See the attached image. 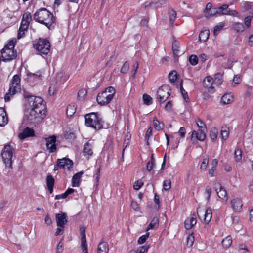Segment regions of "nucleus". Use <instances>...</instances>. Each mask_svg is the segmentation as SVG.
<instances>
[{"mask_svg": "<svg viewBox=\"0 0 253 253\" xmlns=\"http://www.w3.org/2000/svg\"><path fill=\"white\" fill-rule=\"evenodd\" d=\"M24 97L28 99L31 107L25 113V117L29 122L35 124L42 120L46 112L43 100L41 97L29 95L27 93H24Z\"/></svg>", "mask_w": 253, "mask_h": 253, "instance_id": "f257e3e1", "label": "nucleus"}, {"mask_svg": "<svg viewBox=\"0 0 253 253\" xmlns=\"http://www.w3.org/2000/svg\"><path fill=\"white\" fill-rule=\"evenodd\" d=\"M33 19L35 21L44 25L49 30H53L55 27L56 17L45 8H41L37 10L33 15Z\"/></svg>", "mask_w": 253, "mask_h": 253, "instance_id": "f03ea898", "label": "nucleus"}, {"mask_svg": "<svg viewBox=\"0 0 253 253\" xmlns=\"http://www.w3.org/2000/svg\"><path fill=\"white\" fill-rule=\"evenodd\" d=\"M85 124L95 130H99L103 128L104 121L100 114L98 112H92L87 114L84 116Z\"/></svg>", "mask_w": 253, "mask_h": 253, "instance_id": "7ed1b4c3", "label": "nucleus"}, {"mask_svg": "<svg viewBox=\"0 0 253 253\" xmlns=\"http://www.w3.org/2000/svg\"><path fill=\"white\" fill-rule=\"evenodd\" d=\"M21 90L20 76L16 74L14 75L9 83V88L5 94L4 100L5 102L9 101L10 97L20 92Z\"/></svg>", "mask_w": 253, "mask_h": 253, "instance_id": "20e7f679", "label": "nucleus"}, {"mask_svg": "<svg viewBox=\"0 0 253 253\" xmlns=\"http://www.w3.org/2000/svg\"><path fill=\"white\" fill-rule=\"evenodd\" d=\"M16 43L15 39L10 40L8 43L5 45L1 50V53L3 61H9L15 59L17 56V52L14 50V47Z\"/></svg>", "mask_w": 253, "mask_h": 253, "instance_id": "39448f33", "label": "nucleus"}, {"mask_svg": "<svg viewBox=\"0 0 253 253\" xmlns=\"http://www.w3.org/2000/svg\"><path fill=\"white\" fill-rule=\"evenodd\" d=\"M14 149L9 144H6L4 146L1 153V156L2 160L5 164L6 168L8 169V171H10L12 169V157Z\"/></svg>", "mask_w": 253, "mask_h": 253, "instance_id": "423d86ee", "label": "nucleus"}, {"mask_svg": "<svg viewBox=\"0 0 253 253\" xmlns=\"http://www.w3.org/2000/svg\"><path fill=\"white\" fill-rule=\"evenodd\" d=\"M33 47L38 52V54L42 56L47 55L50 51V43L46 39L39 38L33 44Z\"/></svg>", "mask_w": 253, "mask_h": 253, "instance_id": "0eeeda50", "label": "nucleus"}, {"mask_svg": "<svg viewBox=\"0 0 253 253\" xmlns=\"http://www.w3.org/2000/svg\"><path fill=\"white\" fill-rule=\"evenodd\" d=\"M198 129L193 130L191 134V140L204 141L206 138V126L204 122L199 119L196 122Z\"/></svg>", "mask_w": 253, "mask_h": 253, "instance_id": "6e6552de", "label": "nucleus"}, {"mask_svg": "<svg viewBox=\"0 0 253 253\" xmlns=\"http://www.w3.org/2000/svg\"><path fill=\"white\" fill-rule=\"evenodd\" d=\"M170 89L168 85H163L157 91V99L160 103L166 101L170 95Z\"/></svg>", "mask_w": 253, "mask_h": 253, "instance_id": "1a4fd4ad", "label": "nucleus"}, {"mask_svg": "<svg viewBox=\"0 0 253 253\" xmlns=\"http://www.w3.org/2000/svg\"><path fill=\"white\" fill-rule=\"evenodd\" d=\"M113 99L112 94H107L106 91H102L97 95L96 100L100 105H106L110 102Z\"/></svg>", "mask_w": 253, "mask_h": 253, "instance_id": "9d476101", "label": "nucleus"}, {"mask_svg": "<svg viewBox=\"0 0 253 253\" xmlns=\"http://www.w3.org/2000/svg\"><path fill=\"white\" fill-rule=\"evenodd\" d=\"M228 7L229 5L226 4H224L219 7H217V15L236 16L238 12L235 10H231Z\"/></svg>", "mask_w": 253, "mask_h": 253, "instance_id": "9b49d317", "label": "nucleus"}, {"mask_svg": "<svg viewBox=\"0 0 253 253\" xmlns=\"http://www.w3.org/2000/svg\"><path fill=\"white\" fill-rule=\"evenodd\" d=\"M46 146L50 153H54L57 151L56 145V136L54 135L45 138Z\"/></svg>", "mask_w": 253, "mask_h": 253, "instance_id": "f8f14e48", "label": "nucleus"}, {"mask_svg": "<svg viewBox=\"0 0 253 253\" xmlns=\"http://www.w3.org/2000/svg\"><path fill=\"white\" fill-rule=\"evenodd\" d=\"M55 218L57 227H64L65 225L68 222L67 214L65 212L56 213Z\"/></svg>", "mask_w": 253, "mask_h": 253, "instance_id": "ddd939ff", "label": "nucleus"}, {"mask_svg": "<svg viewBox=\"0 0 253 253\" xmlns=\"http://www.w3.org/2000/svg\"><path fill=\"white\" fill-rule=\"evenodd\" d=\"M34 136L35 131L33 129L26 127L23 130L22 132L19 133L18 138L20 140H24L27 137H33Z\"/></svg>", "mask_w": 253, "mask_h": 253, "instance_id": "4468645a", "label": "nucleus"}, {"mask_svg": "<svg viewBox=\"0 0 253 253\" xmlns=\"http://www.w3.org/2000/svg\"><path fill=\"white\" fill-rule=\"evenodd\" d=\"M214 188L219 198L222 199L224 198L227 199V191L226 189L221 186L220 183H215Z\"/></svg>", "mask_w": 253, "mask_h": 253, "instance_id": "2eb2a0df", "label": "nucleus"}, {"mask_svg": "<svg viewBox=\"0 0 253 253\" xmlns=\"http://www.w3.org/2000/svg\"><path fill=\"white\" fill-rule=\"evenodd\" d=\"M214 83L212 78L210 76L207 77L203 81V85L205 87L208 89V92L213 93L215 91L212 84Z\"/></svg>", "mask_w": 253, "mask_h": 253, "instance_id": "dca6fc26", "label": "nucleus"}, {"mask_svg": "<svg viewBox=\"0 0 253 253\" xmlns=\"http://www.w3.org/2000/svg\"><path fill=\"white\" fill-rule=\"evenodd\" d=\"M59 164L60 165V168L62 169H69L72 167L73 165V161L69 158L66 157L63 158L62 159H58L57 160Z\"/></svg>", "mask_w": 253, "mask_h": 253, "instance_id": "f3484780", "label": "nucleus"}, {"mask_svg": "<svg viewBox=\"0 0 253 253\" xmlns=\"http://www.w3.org/2000/svg\"><path fill=\"white\" fill-rule=\"evenodd\" d=\"M197 223L196 214L193 213L190 218H187L184 222L185 227L186 229H191Z\"/></svg>", "mask_w": 253, "mask_h": 253, "instance_id": "a211bd4d", "label": "nucleus"}, {"mask_svg": "<svg viewBox=\"0 0 253 253\" xmlns=\"http://www.w3.org/2000/svg\"><path fill=\"white\" fill-rule=\"evenodd\" d=\"M180 47V43L177 40H174L173 42L172 49L173 51V56L175 59H177L178 57L182 54L183 52H180L179 48Z\"/></svg>", "mask_w": 253, "mask_h": 253, "instance_id": "6ab92c4d", "label": "nucleus"}, {"mask_svg": "<svg viewBox=\"0 0 253 253\" xmlns=\"http://www.w3.org/2000/svg\"><path fill=\"white\" fill-rule=\"evenodd\" d=\"M231 206L235 211H239L242 207V202L240 198H234L231 201Z\"/></svg>", "mask_w": 253, "mask_h": 253, "instance_id": "aec40b11", "label": "nucleus"}, {"mask_svg": "<svg viewBox=\"0 0 253 253\" xmlns=\"http://www.w3.org/2000/svg\"><path fill=\"white\" fill-rule=\"evenodd\" d=\"M8 120L5 109L0 107V126H3L8 123Z\"/></svg>", "mask_w": 253, "mask_h": 253, "instance_id": "412c9836", "label": "nucleus"}, {"mask_svg": "<svg viewBox=\"0 0 253 253\" xmlns=\"http://www.w3.org/2000/svg\"><path fill=\"white\" fill-rule=\"evenodd\" d=\"M84 172L82 171L75 174L72 179V185L73 187H78L81 182V178Z\"/></svg>", "mask_w": 253, "mask_h": 253, "instance_id": "4be33fe9", "label": "nucleus"}, {"mask_svg": "<svg viewBox=\"0 0 253 253\" xmlns=\"http://www.w3.org/2000/svg\"><path fill=\"white\" fill-rule=\"evenodd\" d=\"M109 248L108 244L105 242H100L97 249V253H108Z\"/></svg>", "mask_w": 253, "mask_h": 253, "instance_id": "5701e85b", "label": "nucleus"}, {"mask_svg": "<svg viewBox=\"0 0 253 253\" xmlns=\"http://www.w3.org/2000/svg\"><path fill=\"white\" fill-rule=\"evenodd\" d=\"M210 35V31L208 29L201 31L199 35V40L201 42H205L208 39Z\"/></svg>", "mask_w": 253, "mask_h": 253, "instance_id": "b1692460", "label": "nucleus"}, {"mask_svg": "<svg viewBox=\"0 0 253 253\" xmlns=\"http://www.w3.org/2000/svg\"><path fill=\"white\" fill-rule=\"evenodd\" d=\"M221 102L223 104H230L233 102V97L230 93L224 94L221 97Z\"/></svg>", "mask_w": 253, "mask_h": 253, "instance_id": "393cba45", "label": "nucleus"}, {"mask_svg": "<svg viewBox=\"0 0 253 253\" xmlns=\"http://www.w3.org/2000/svg\"><path fill=\"white\" fill-rule=\"evenodd\" d=\"M153 123L155 129L157 131L162 130L164 128V124L160 122L156 117L154 118Z\"/></svg>", "mask_w": 253, "mask_h": 253, "instance_id": "a878e982", "label": "nucleus"}, {"mask_svg": "<svg viewBox=\"0 0 253 253\" xmlns=\"http://www.w3.org/2000/svg\"><path fill=\"white\" fill-rule=\"evenodd\" d=\"M83 153L84 155L91 156L93 154L92 146L89 142L85 143L84 146Z\"/></svg>", "mask_w": 253, "mask_h": 253, "instance_id": "bb28decb", "label": "nucleus"}, {"mask_svg": "<svg viewBox=\"0 0 253 253\" xmlns=\"http://www.w3.org/2000/svg\"><path fill=\"white\" fill-rule=\"evenodd\" d=\"M212 217V211L210 208L207 209L204 212V221L206 224L209 223Z\"/></svg>", "mask_w": 253, "mask_h": 253, "instance_id": "cd10ccee", "label": "nucleus"}, {"mask_svg": "<svg viewBox=\"0 0 253 253\" xmlns=\"http://www.w3.org/2000/svg\"><path fill=\"white\" fill-rule=\"evenodd\" d=\"M159 226V220L157 218L154 217L152 219L150 224L148 225L147 230H152L156 228Z\"/></svg>", "mask_w": 253, "mask_h": 253, "instance_id": "c85d7f7f", "label": "nucleus"}, {"mask_svg": "<svg viewBox=\"0 0 253 253\" xmlns=\"http://www.w3.org/2000/svg\"><path fill=\"white\" fill-rule=\"evenodd\" d=\"M232 240L231 236H227L224 238L222 241L223 246L225 248H229L232 244Z\"/></svg>", "mask_w": 253, "mask_h": 253, "instance_id": "c756f323", "label": "nucleus"}, {"mask_svg": "<svg viewBox=\"0 0 253 253\" xmlns=\"http://www.w3.org/2000/svg\"><path fill=\"white\" fill-rule=\"evenodd\" d=\"M213 82L215 84L220 85L223 82V74L220 73L215 74Z\"/></svg>", "mask_w": 253, "mask_h": 253, "instance_id": "7c9ffc66", "label": "nucleus"}, {"mask_svg": "<svg viewBox=\"0 0 253 253\" xmlns=\"http://www.w3.org/2000/svg\"><path fill=\"white\" fill-rule=\"evenodd\" d=\"M76 108L74 105H69L66 109V114L68 116H73L76 112Z\"/></svg>", "mask_w": 253, "mask_h": 253, "instance_id": "2f4dec72", "label": "nucleus"}, {"mask_svg": "<svg viewBox=\"0 0 253 253\" xmlns=\"http://www.w3.org/2000/svg\"><path fill=\"white\" fill-rule=\"evenodd\" d=\"M169 22L173 24L176 17V12L172 8H169Z\"/></svg>", "mask_w": 253, "mask_h": 253, "instance_id": "473e14b6", "label": "nucleus"}, {"mask_svg": "<svg viewBox=\"0 0 253 253\" xmlns=\"http://www.w3.org/2000/svg\"><path fill=\"white\" fill-rule=\"evenodd\" d=\"M218 130L215 127H212L210 131V136L211 139L213 141L216 139L218 135Z\"/></svg>", "mask_w": 253, "mask_h": 253, "instance_id": "72a5a7b5", "label": "nucleus"}, {"mask_svg": "<svg viewBox=\"0 0 253 253\" xmlns=\"http://www.w3.org/2000/svg\"><path fill=\"white\" fill-rule=\"evenodd\" d=\"M46 183L47 187L54 186L55 180L51 174H48L46 178Z\"/></svg>", "mask_w": 253, "mask_h": 253, "instance_id": "f704fd0d", "label": "nucleus"}, {"mask_svg": "<svg viewBox=\"0 0 253 253\" xmlns=\"http://www.w3.org/2000/svg\"><path fill=\"white\" fill-rule=\"evenodd\" d=\"M143 100L144 104L150 105L152 103V98L148 94L145 93L143 95Z\"/></svg>", "mask_w": 253, "mask_h": 253, "instance_id": "c9c22d12", "label": "nucleus"}, {"mask_svg": "<svg viewBox=\"0 0 253 253\" xmlns=\"http://www.w3.org/2000/svg\"><path fill=\"white\" fill-rule=\"evenodd\" d=\"M177 78V73L175 70L171 71L169 74V79L171 83H174Z\"/></svg>", "mask_w": 253, "mask_h": 253, "instance_id": "e433bc0d", "label": "nucleus"}, {"mask_svg": "<svg viewBox=\"0 0 253 253\" xmlns=\"http://www.w3.org/2000/svg\"><path fill=\"white\" fill-rule=\"evenodd\" d=\"M180 92H181V93L182 97H183V99H184V100L187 102H189V98L188 97V95L187 91L184 90V89L183 88V87L182 86V81L180 83Z\"/></svg>", "mask_w": 253, "mask_h": 253, "instance_id": "4c0bfd02", "label": "nucleus"}, {"mask_svg": "<svg viewBox=\"0 0 253 253\" xmlns=\"http://www.w3.org/2000/svg\"><path fill=\"white\" fill-rule=\"evenodd\" d=\"M242 157V153L241 149L236 148L234 151V158L236 161H239Z\"/></svg>", "mask_w": 253, "mask_h": 253, "instance_id": "58836bf2", "label": "nucleus"}, {"mask_svg": "<svg viewBox=\"0 0 253 253\" xmlns=\"http://www.w3.org/2000/svg\"><path fill=\"white\" fill-rule=\"evenodd\" d=\"M233 28L238 32H243L245 29L243 24L240 23H234L233 24Z\"/></svg>", "mask_w": 253, "mask_h": 253, "instance_id": "ea45409f", "label": "nucleus"}, {"mask_svg": "<svg viewBox=\"0 0 253 253\" xmlns=\"http://www.w3.org/2000/svg\"><path fill=\"white\" fill-rule=\"evenodd\" d=\"M64 137L66 139L72 141L76 138V135L74 132L66 131L65 133Z\"/></svg>", "mask_w": 253, "mask_h": 253, "instance_id": "a19ab883", "label": "nucleus"}, {"mask_svg": "<svg viewBox=\"0 0 253 253\" xmlns=\"http://www.w3.org/2000/svg\"><path fill=\"white\" fill-rule=\"evenodd\" d=\"M81 247L83 252L84 253H88L87 245L86 244V238H81Z\"/></svg>", "mask_w": 253, "mask_h": 253, "instance_id": "79ce46f5", "label": "nucleus"}, {"mask_svg": "<svg viewBox=\"0 0 253 253\" xmlns=\"http://www.w3.org/2000/svg\"><path fill=\"white\" fill-rule=\"evenodd\" d=\"M198 60V57L194 54L190 55L189 58L190 63L193 66L197 64Z\"/></svg>", "mask_w": 253, "mask_h": 253, "instance_id": "37998d69", "label": "nucleus"}, {"mask_svg": "<svg viewBox=\"0 0 253 253\" xmlns=\"http://www.w3.org/2000/svg\"><path fill=\"white\" fill-rule=\"evenodd\" d=\"M163 188L166 191L169 190L171 188V180L170 179H165L163 181Z\"/></svg>", "mask_w": 253, "mask_h": 253, "instance_id": "c03bdc74", "label": "nucleus"}, {"mask_svg": "<svg viewBox=\"0 0 253 253\" xmlns=\"http://www.w3.org/2000/svg\"><path fill=\"white\" fill-rule=\"evenodd\" d=\"M139 64L137 61H135L132 66V70H131V74H132V77L133 78H135V75L137 73V69L138 68Z\"/></svg>", "mask_w": 253, "mask_h": 253, "instance_id": "a18cd8bd", "label": "nucleus"}, {"mask_svg": "<svg viewBox=\"0 0 253 253\" xmlns=\"http://www.w3.org/2000/svg\"><path fill=\"white\" fill-rule=\"evenodd\" d=\"M129 69V65L127 62H125L121 68L120 72L123 74H126Z\"/></svg>", "mask_w": 253, "mask_h": 253, "instance_id": "49530a36", "label": "nucleus"}, {"mask_svg": "<svg viewBox=\"0 0 253 253\" xmlns=\"http://www.w3.org/2000/svg\"><path fill=\"white\" fill-rule=\"evenodd\" d=\"M194 242V237L192 234L189 235L187 237V245L191 247L193 245Z\"/></svg>", "mask_w": 253, "mask_h": 253, "instance_id": "de8ad7c7", "label": "nucleus"}, {"mask_svg": "<svg viewBox=\"0 0 253 253\" xmlns=\"http://www.w3.org/2000/svg\"><path fill=\"white\" fill-rule=\"evenodd\" d=\"M22 19L30 22L32 21V16L31 13L29 12L24 13Z\"/></svg>", "mask_w": 253, "mask_h": 253, "instance_id": "09e8293b", "label": "nucleus"}, {"mask_svg": "<svg viewBox=\"0 0 253 253\" xmlns=\"http://www.w3.org/2000/svg\"><path fill=\"white\" fill-rule=\"evenodd\" d=\"M152 128L150 127L148 128L145 135V139L147 140V144L149 145L148 139L149 137L152 135Z\"/></svg>", "mask_w": 253, "mask_h": 253, "instance_id": "8fccbe9b", "label": "nucleus"}, {"mask_svg": "<svg viewBox=\"0 0 253 253\" xmlns=\"http://www.w3.org/2000/svg\"><path fill=\"white\" fill-rule=\"evenodd\" d=\"M63 250V243L60 241L57 244L56 252V253H62Z\"/></svg>", "mask_w": 253, "mask_h": 253, "instance_id": "3c124183", "label": "nucleus"}, {"mask_svg": "<svg viewBox=\"0 0 253 253\" xmlns=\"http://www.w3.org/2000/svg\"><path fill=\"white\" fill-rule=\"evenodd\" d=\"M209 163V159L204 158L201 163L200 168L202 169L205 170Z\"/></svg>", "mask_w": 253, "mask_h": 253, "instance_id": "603ef678", "label": "nucleus"}, {"mask_svg": "<svg viewBox=\"0 0 253 253\" xmlns=\"http://www.w3.org/2000/svg\"><path fill=\"white\" fill-rule=\"evenodd\" d=\"M224 26V24L220 23L218 25H216L214 28V34L216 35L218 31L221 30Z\"/></svg>", "mask_w": 253, "mask_h": 253, "instance_id": "864d4df0", "label": "nucleus"}, {"mask_svg": "<svg viewBox=\"0 0 253 253\" xmlns=\"http://www.w3.org/2000/svg\"><path fill=\"white\" fill-rule=\"evenodd\" d=\"M217 7H213L207 14V16H211L217 15Z\"/></svg>", "mask_w": 253, "mask_h": 253, "instance_id": "5fc2aeb1", "label": "nucleus"}, {"mask_svg": "<svg viewBox=\"0 0 253 253\" xmlns=\"http://www.w3.org/2000/svg\"><path fill=\"white\" fill-rule=\"evenodd\" d=\"M211 193V188L209 186H206L205 188V193L207 195V197L206 199L208 201H209L210 200Z\"/></svg>", "mask_w": 253, "mask_h": 253, "instance_id": "6e6d98bb", "label": "nucleus"}, {"mask_svg": "<svg viewBox=\"0 0 253 253\" xmlns=\"http://www.w3.org/2000/svg\"><path fill=\"white\" fill-rule=\"evenodd\" d=\"M104 91H106L107 94H112L113 95V97L114 96L115 93V90L113 87L109 86L106 88Z\"/></svg>", "mask_w": 253, "mask_h": 253, "instance_id": "4d7b16f0", "label": "nucleus"}, {"mask_svg": "<svg viewBox=\"0 0 253 253\" xmlns=\"http://www.w3.org/2000/svg\"><path fill=\"white\" fill-rule=\"evenodd\" d=\"M143 185V183L138 181H135L133 185V188L135 190H138Z\"/></svg>", "mask_w": 253, "mask_h": 253, "instance_id": "13d9d810", "label": "nucleus"}, {"mask_svg": "<svg viewBox=\"0 0 253 253\" xmlns=\"http://www.w3.org/2000/svg\"><path fill=\"white\" fill-rule=\"evenodd\" d=\"M221 136L222 139L226 140L229 136V131L226 130H223V128L221 131Z\"/></svg>", "mask_w": 253, "mask_h": 253, "instance_id": "bf43d9fd", "label": "nucleus"}, {"mask_svg": "<svg viewBox=\"0 0 253 253\" xmlns=\"http://www.w3.org/2000/svg\"><path fill=\"white\" fill-rule=\"evenodd\" d=\"M86 93L87 91L85 89H81L78 91V96L79 98H83L86 95Z\"/></svg>", "mask_w": 253, "mask_h": 253, "instance_id": "052dcab7", "label": "nucleus"}, {"mask_svg": "<svg viewBox=\"0 0 253 253\" xmlns=\"http://www.w3.org/2000/svg\"><path fill=\"white\" fill-rule=\"evenodd\" d=\"M186 132L185 128L184 127H181L178 133L182 138H184L185 136Z\"/></svg>", "mask_w": 253, "mask_h": 253, "instance_id": "680f3d73", "label": "nucleus"}, {"mask_svg": "<svg viewBox=\"0 0 253 253\" xmlns=\"http://www.w3.org/2000/svg\"><path fill=\"white\" fill-rule=\"evenodd\" d=\"M148 248L149 247L142 246L137 250L136 253H144L145 252H147Z\"/></svg>", "mask_w": 253, "mask_h": 253, "instance_id": "e2e57ef3", "label": "nucleus"}, {"mask_svg": "<svg viewBox=\"0 0 253 253\" xmlns=\"http://www.w3.org/2000/svg\"><path fill=\"white\" fill-rule=\"evenodd\" d=\"M154 165H155V163L148 161V163H147V165H146L147 170L148 171H150L153 169Z\"/></svg>", "mask_w": 253, "mask_h": 253, "instance_id": "0e129e2a", "label": "nucleus"}, {"mask_svg": "<svg viewBox=\"0 0 253 253\" xmlns=\"http://www.w3.org/2000/svg\"><path fill=\"white\" fill-rule=\"evenodd\" d=\"M45 223L48 226H50L52 223V221L48 214L45 217Z\"/></svg>", "mask_w": 253, "mask_h": 253, "instance_id": "69168bd1", "label": "nucleus"}, {"mask_svg": "<svg viewBox=\"0 0 253 253\" xmlns=\"http://www.w3.org/2000/svg\"><path fill=\"white\" fill-rule=\"evenodd\" d=\"M251 18L252 17L247 16L244 19L245 24L247 27H249L250 26Z\"/></svg>", "mask_w": 253, "mask_h": 253, "instance_id": "338daca9", "label": "nucleus"}, {"mask_svg": "<svg viewBox=\"0 0 253 253\" xmlns=\"http://www.w3.org/2000/svg\"><path fill=\"white\" fill-rule=\"evenodd\" d=\"M64 226H62V227H58L56 229V231L55 232V235L57 236L58 235L61 234L64 231Z\"/></svg>", "mask_w": 253, "mask_h": 253, "instance_id": "774afa93", "label": "nucleus"}]
</instances>
